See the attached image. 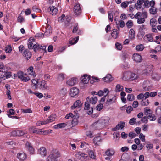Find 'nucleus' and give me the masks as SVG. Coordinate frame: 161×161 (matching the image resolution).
Masks as SVG:
<instances>
[{
  "label": "nucleus",
  "instance_id": "1",
  "mask_svg": "<svg viewBox=\"0 0 161 161\" xmlns=\"http://www.w3.org/2000/svg\"><path fill=\"white\" fill-rule=\"evenodd\" d=\"M134 17L137 19V22L138 24H143L145 22V19L147 17V13L145 11H142V12H139L135 15Z\"/></svg>",
  "mask_w": 161,
  "mask_h": 161
},
{
  "label": "nucleus",
  "instance_id": "2",
  "mask_svg": "<svg viewBox=\"0 0 161 161\" xmlns=\"http://www.w3.org/2000/svg\"><path fill=\"white\" fill-rule=\"evenodd\" d=\"M60 156L59 152L55 151L49 155L47 158L46 161H57V158Z\"/></svg>",
  "mask_w": 161,
  "mask_h": 161
},
{
  "label": "nucleus",
  "instance_id": "3",
  "mask_svg": "<svg viewBox=\"0 0 161 161\" xmlns=\"http://www.w3.org/2000/svg\"><path fill=\"white\" fill-rule=\"evenodd\" d=\"M71 117L73 119L71 122L72 125L75 126L77 125L78 122L77 119L79 118V116L77 114L73 115L72 113H70L66 115L65 118L67 119H69Z\"/></svg>",
  "mask_w": 161,
  "mask_h": 161
},
{
  "label": "nucleus",
  "instance_id": "4",
  "mask_svg": "<svg viewBox=\"0 0 161 161\" xmlns=\"http://www.w3.org/2000/svg\"><path fill=\"white\" fill-rule=\"evenodd\" d=\"M75 156L76 158L81 161L86 160L87 159L88 157L87 154L80 151L76 152Z\"/></svg>",
  "mask_w": 161,
  "mask_h": 161
},
{
  "label": "nucleus",
  "instance_id": "5",
  "mask_svg": "<svg viewBox=\"0 0 161 161\" xmlns=\"http://www.w3.org/2000/svg\"><path fill=\"white\" fill-rule=\"evenodd\" d=\"M27 74L26 73L24 74L22 71H19L17 73L18 78L23 82H27L30 79L29 76H27Z\"/></svg>",
  "mask_w": 161,
  "mask_h": 161
},
{
  "label": "nucleus",
  "instance_id": "6",
  "mask_svg": "<svg viewBox=\"0 0 161 161\" xmlns=\"http://www.w3.org/2000/svg\"><path fill=\"white\" fill-rule=\"evenodd\" d=\"M73 11L74 14L78 16L80 14L81 12V9L79 3H76L75 4Z\"/></svg>",
  "mask_w": 161,
  "mask_h": 161
},
{
  "label": "nucleus",
  "instance_id": "7",
  "mask_svg": "<svg viewBox=\"0 0 161 161\" xmlns=\"http://www.w3.org/2000/svg\"><path fill=\"white\" fill-rule=\"evenodd\" d=\"M109 118L107 116L102 117L99 120L103 127L108 125Z\"/></svg>",
  "mask_w": 161,
  "mask_h": 161
},
{
  "label": "nucleus",
  "instance_id": "8",
  "mask_svg": "<svg viewBox=\"0 0 161 161\" xmlns=\"http://www.w3.org/2000/svg\"><path fill=\"white\" fill-rule=\"evenodd\" d=\"M38 88L43 90L49 89L46 82L44 80L39 82Z\"/></svg>",
  "mask_w": 161,
  "mask_h": 161
},
{
  "label": "nucleus",
  "instance_id": "9",
  "mask_svg": "<svg viewBox=\"0 0 161 161\" xmlns=\"http://www.w3.org/2000/svg\"><path fill=\"white\" fill-rule=\"evenodd\" d=\"M79 92V90L76 87H73L71 88L70 95L72 97H76Z\"/></svg>",
  "mask_w": 161,
  "mask_h": 161
},
{
  "label": "nucleus",
  "instance_id": "10",
  "mask_svg": "<svg viewBox=\"0 0 161 161\" xmlns=\"http://www.w3.org/2000/svg\"><path fill=\"white\" fill-rule=\"evenodd\" d=\"M108 96V99L107 101V103L111 104L114 103L116 99V96L114 95H107Z\"/></svg>",
  "mask_w": 161,
  "mask_h": 161
},
{
  "label": "nucleus",
  "instance_id": "11",
  "mask_svg": "<svg viewBox=\"0 0 161 161\" xmlns=\"http://www.w3.org/2000/svg\"><path fill=\"white\" fill-rule=\"evenodd\" d=\"M48 11L52 15H53L57 14L58 11V9L55 7L52 6L48 8Z\"/></svg>",
  "mask_w": 161,
  "mask_h": 161
},
{
  "label": "nucleus",
  "instance_id": "12",
  "mask_svg": "<svg viewBox=\"0 0 161 161\" xmlns=\"http://www.w3.org/2000/svg\"><path fill=\"white\" fill-rule=\"evenodd\" d=\"M125 123L123 121L120 122L114 128L112 129L113 131H116L119 129L123 130L125 127Z\"/></svg>",
  "mask_w": 161,
  "mask_h": 161
},
{
  "label": "nucleus",
  "instance_id": "13",
  "mask_svg": "<svg viewBox=\"0 0 161 161\" xmlns=\"http://www.w3.org/2000/svg\"><path fill=\"white\" fill-rule=\"evenodd\" d=\"M143 40L144 42L147 43L153 42V38L152 34H146L143 37Z\"/></svg>",
  "mask_w": 161,
  "mask_h": 161
},
{
  "label": "nucleus",
  "instance_id": "14",
  "mask_svg": "<svg viewBox=\"0 0 161 161\" xmlns=\"http://www.w3.org/2000/svg\"><path fill=\"white\" fill-rule=\"evenodd\" d=\"M36 43V42L34 38L32 37L30 38L28 40L27 44L28 48L30 49H32L33 46L35 45Z\"/></svg>",
  "mask_w": 161,
  "mask_h": 161
},
{
  "label": "nucleus",
  "instance_id": "15",
  "mask_svg": "<svg viewBox=\"0 0 161 161\" xmlns=\"http://www.w3.org/2000/svg\"><path fill=\"white\" fill-rule=\"evenodd\" d=\"M92 128L94 130H96L98 129H101L103 128L99 120L94 122L92 124Z\"/></svg>",
  "mask_w": 161,
  "mask_h": 161
},
{
  "label": "nucleus",
  "instance_id": "16",
  "mask_svg": "<svg viewBox=\"0 0 161 161\" xmlns=\"http://www.w3.org/2000/svg\"><path fill=\"white\" fill-rule=\"evenodd\" d=\"M77 81V79L76 78H72L66 81V84L69 86H72L75 85Z\"/></svg>",
  "mask_w": 161,
  "mask_h": 161
},
{
  "label": "nucleus",
  "instance_id": "17",
  "mask_svg": "<svg viewBox=\"0 0 161 161\" xmlns=\"http://www.w3.org/2000/svg\"><path fill=\"white\" fill-rule=\"evenodd\" d=\"M37 153L42 156H46L47 153L46 148L43 147H40L38 150Z\"/></svg>",
  "mask_w": 161,
  "mask_h": 161
},
{
  "label": "nucleus",
  "instance_id": "18",
  "mask_svg": "<svg viewBox=\"0 0 161 161\" xmlns=\"http://www.w3.org/2000/svg\"><path fill=\"white\" fill-rule=\"evenodd\" d=\"M17 158L20 161H23L27 158L26 155L24 153H18L17 155Z\"/></svg>",
  "mask_w": 161,
  "mask_h": 161
},
{
  "label": "nucleus",
  "instance_id": "19",
  "mask_svg": "<svg viewBox=\"0 0 161 161\" xmlns=\"http://www.w3.org/2000/svg\"><path fill=\"white\" fill-rule=\"evenodd\" d=\"M132 59L136 62H140L142 60V57L138 54L135 53L132 55Z\"/></svg>",
  "mask_w": 161,
  "mask_h": 161
},
{
  "label": "nucleus",
  "instance_id": "20",
  "mask_svg": "<svg viewBox=\"0 0 161 161\" xmlns=\"http://www.w3.org/2000/svg\"><path fill=\"white\" fill-rule=\"evenodd\" d=\"M33 68L32 66L30 67L27 69V75L31 76L32 77H36V74L33 71Z\"/></svg>",
  "mask_w": 161,
  "mask_h": 161
},
{
  "label": "nucleus",
  "instance_id": "21",
  "mask_svg": "<svg viewBox=\"0 0 161 161\" xmlns=\"http://www.w3.org/2000/svg\"><path fill=\"white\" fill-rule=\"evenodd\" d=\"M42 30L45 31V34L47 35L51 33L52 32L51 26L47 25H46L45 27H42Z\"/></svg>",
  "mask_w": 161,
  "mask_h": 161
},
{
  "label": "nucleus",
  "instance_id": "22",
  "mask_svg": "<svg viewBox=\"0 0 161 161\" xmlns=\"http://www.w3.org/2000/svg\"><path fill=\"white\" fill-rule=\"evenodd\" d=\"M25 147L31 154H33L34 153V149L29 142H27L26 143Z\"/></svg>",
  "mask_w": 161,
  "mask_h": 161
},
{
  "label": "nucleus",
  "instance_id": "23",
  "mask_svg": "<svg viewBox=\"0 0 161 161\" xmlns=\"http://www.w3.org/2000/svg\"><path fill=\"white\" fill-rule=\"evenodd\" d=\"M109 92V91L108 89L105 88L103 90H100L98 91L97 93V94L99 96H102L104 95L105 94H106V95H108Z\"/></svg>",
  "mask_w": 161,
  "mask_h": 161
},
{
  "label": "nucleus",
  "instance_id": "24",
  "mask_svg": "<svg viewBox=\"0 0 161 161\" xmlns=\"http://www.w3.org/2000/svg\"><path fill=\"white\" fill-rule=\"evenodd\" d=\"M144 1V0H137V2L135 4V7L136 9L139 10L141 9Z\"/></svg>",
  "mask_w": 161,
  "mask_h": 161
},
{
  "label": "nucleus",
  "instance_id": "25",
  "mask_svg": "<svg viewBox=\"0 0 161 161\" xmlns=\"http://www.w3.org/2000/svg\"><path fill=\"white\" fill-rule=\"evenodd\" d=\"M32 87L34 89H36L38 88L39 83L37 79H33L32 80Z\"/></svg>",
  "mask_w": 161,
  "mask_h": 161
},
{
  "label": "nucleus",
  "instance_id": "26",
  "mask_svg": "<svg viewBox=\"0 0 161 161\" xmlns=\"http://www.w3.org/2000/svg\"><path fill=\"white\" fill-rule=\"evenodd\" d=\"M81 79L82 82L84 84H87L90 79L89 76L87 75H84Z\"/></svg>",
  "mask_w": 161,
  "mask_h": 161
},
{
  "label": "nucleus",
  "instance_id": "27",
  "mask_svg": "<svg viewBox=\"0 0 161 161\" xmlns=\"http://www.w3.org/2000/svg\"><path fill=\"white\" fill-rule=\"evenodd\" d=\"M130 72L129 71L124 72L122 77L123 80L125 81L129 80L130 75Z\"/></svg>",
  "mask_w": 161,
  "mask_h": 161
},
{
  "label": "nucleus",
  "instance_id": "28",
  "mask_svg": "<svg viewBox=\"0 0 161 161\" xmlns=\"http://www.w3.org/2000/svg\"><path fill=\"white\" fill-rule=\"evenodd\" d=\"M87 101H89L90 103L92 104H95L97 101V99L96 97L93 96L89 98V97L87 98L86 99Z\"/></svg>",
  "mask_w": 161,
  "mask_h": 161
},
{
  "label": "nucleus",
  "instance_id": "29",
  "mask_svg": "<svg viewBox=\"0 0 161 161\" xmlns=\"http://www.w3.org/2000/svg\"><path fill=\"white\" fill-rule=\"evenodd\" d=\"M101 142L102 139L99 136L95 137L93 139L94 143L97 146L99 145Z\"/></svg>",
  "mask_w": 161,
  "mask_h": 161
},
{
  "label": "nucleus",
  "instance_id": "30",
  "mask_svg": "<svg viewBox=\"0 0 161 161\" xmlns=\"http://www.w3.org/2000/svg\"><path fill=\"white\" fill-rule=\"evenodd\" d=\"M119 32L117 29H114L112 30L111 35L112 37L116 39L118 36Z\"/></svg>",
  "mask_w": 161,
  "mask_h": 161
},
{
  "label": "nucleus",
  "instance_id": "31",
  "mask_svg": "<svg viewBox=\"0 0 161 161\" xmlns=\"http://www.w3.org/2000/svg\"><path fill=\"white\" fill-rule=\"evenodd\" d=\"M115 153V151L112 148H110L107 150L105 152V153L107 156H112Z\"/></svg>",
  "mask_w": 161,
  "mask_h": 161
},
{
  "label": "nucleus",
  "instance_id": "32",
  "mask_svg": "<svg viewBox=\"0 0 161 161\" xmlns=\"http://www.w3.org/2000/svg\"><path fill=\"white\" fill-rule=\"evenodd\" d=\"M23 55L26 58L28 59L31 57V53L29 50L26 49L24 51Z\"/></svg>",
  "mask_w": 161,
  "mask_h": 161
},
{
  "label": "nucleus",
  "instance_id": "33",
  "mask_svg": "<svg viewBox=\"0 0 161 161\" xmlns=\"http://www.w3.org/2000/svg\"><path fill=\"white\" fill-rule=\"evenodd\" d=\"M103 80L105 82H108L112 81L113 80V79L111 77V75L110 74H108L105 77L103 78Z\"/></svg>",
  "mask_w": 161,
  "mask_h": 161
},
{
  "label": "nucleus",
  "instance_id": "34",
  "mask_svg": "<svg viewBox=\"0 0 161 161\" xmlns=\"http://www.w3.org/2000/svg\"><path fill=\"white\" fill-rule=\"evenodd\" d=\"M55 119V116L54 114H52L47 119L45 120L46 124L52 122L54 121Z\"/></svg>",
  "mask_w": 161,
  "mask_h": 161
},
{
  "label": "nucleus",
  "instance_id": "35",
  "mask_svg": "<svg viewBox=\"0 0 161 161\" xmlns=\"http://www.w3.org/2000/svg\"><path fill=\"white\" fill-rule=\"evenodd\" d=\"M67 125V124L64 123H62L58 124L54 126V128L55 129H58L64 128L66 127Z\"/></svg>",
  "mask_w": 161,
  "mask_h": 161
},
{
  "label": "nucleus",
  "instance_id": "36",
  "mask_svg": "<svg viewBox=\"0 0 161 161\" xmlns=\"http://www.w3.org/2000/svg\"><path fill=\"white\" fill-rule=\"evenodd\" d=\"M135 36V33L134 29H131L129 32V37L130 39H132L134 38Z\"/></svg>",
  "mask_w": 161,
  "mask_h": 161
},
{
  "label": "nucleus",
  "instance_id": "37",
  "mask_svg": "<svg viewBox=\"0 0 161 161\" xmlns=\"http://www.w3.org/2000/svg\"><path fill=\"white\" fill-rule=\"evenodd\" d=\"M149 82L148 81H144L143 84V89L145 91H148L150 88L149 85Z\"/></svg>",
  "mask_w": 161,
  "mask_h": 161
},
{
  "label": "nucleus",
  "instance_id": "38",
  "mask_svg": "<svg viewBox=\"0 0 161 161\" xmlns=\"http://www.w3.org/2000/svg\"><path fill=\"white\" fill-rule=\"evenodd\" d=\"M81 101L79 100H77L75 102L73 105L71 106V108L72 109H75L76 107L78 106L79 105H80Z\"/></svg>",
  "mask_w": 161,
  "mask_h": 161
},
{
  "label": "nucleus",
  "instance_id": "39",
  "mask_svg": "<svg viewBox=\"0 0 161 161\" xmlns=\"http://www.w3.org/2000/svg\"><path fill=\"white\" fill-rule=\"evenodd\" d=\"M130 77L129 78V80L132 81L135 80L138 78V75L134 73H132L130 72Z\"/></svg>",
  "mask_w": 161,
  "mask_h": 161
},
{
  "label": "nucleus",
  "instance_id": "40",
  "mask_svg": "<svg viewBox=\"0 0 161 161\" xmlns=\"http://www.w3.org/2000/svg\"><path fill=\"white\" fill-rule=\"evenodd\" d=\"M149 103L148 100L146 98L143 99L141 102V104L142 106H147Z\"/></svg>",
  "mask_w": 161,
  "mask_h": 161
},
{
  "label": "nucleus",
  "instance_id": "41",
  "mask_svg": "<svg viewBox=\"0 0 161 161\" xmlns=\"http://www.w3.org/2000/svg\"><path fill=\"white\" fill-rule=\"evenodd\" d=\"M157 20L155 18H151L150 21V25L152 27H155L157 24Z\"/></svg>",
  "mask_w": 161,
  "mask_h": 161
},
{
  "label": "nucleus",
  "instance_id": "42",
  "mask_svg": "<svg viewBox=\"0 0 161 161\" xmlns=\"http://www.w3.org/2000/svg\"><path fill=\"white\" fill-rule=\"evenodd\" d=\"M143 45L140 44L137 45L136 47V50L138 51H142L144 48Z\"/></svg>",
  "mask_w": 161,
  "mask_h": 161
},
{
  "label": "nucleus",
  "instance_id": "43",
  "mask_svg": "<svg viewBox=\"0 0 161 161\" xmlns=\"http://www.w3.org/2000/svg\"><path fill=\"white\" fill-rule=\"evenodd\" d=\"M79 37L77 36L75 38H73L72 40H70L69 41V43L71 45L77 43L79 40Z\"/></svg>",
  "mask_w": 161,
  "mask_h": 161
},
{
  "label": "nucleus",
  "instance_id": "44",
  "mask_svg": "<svg viewBox=\"0 0 161 161\" xmlns=\"http://www.w3.org/2000/svg\"><path fill=\"white\" fill-rule=\"evenodd\" d=\"M123 89V86L119 84H117L116 86L115 91L116 92H120Z\"/></svg>",
  "mask_w": 161,
  "mask_h": 161
},
{
  "label": "nucleus",
  "instance_id": "45",
  "mask_svg": "<svg viewBox=\"0 0 161 161\" xmlns=\"http://www.w3.org/2000/svg\"><path fill=\"white\" fill-rule=\"evenodd\" d=\"M0 69H1L0 71L5 73V75H6L7 72H6V70L5 69V67L3 64L2 63H0Z\"/></svg>",
  "mask_w": 161,
  "mask_h": 161
},
{
  "label": "nucleus",
  "instance_id": "46",
  "mask_svg": "<svg viewBox=\"0 0 161 161\" xmlns=\"http://www.w3.org/2000/svg\"><path fill=\"white\" fill-rule=\"evenodd\" d=\"M149 12L151 14L155 15L157 13V9L155 7H151L149 9Z\"/></svg>",
  "mask_w": 161,
  "mask_h": 161
},
{
  "label": "nucleus",
  "instance_id": "47",
  "mask_svg": "<svg viewBox=\"0 0 161 161\" xmlns=\"http://www.w3.org/2000/svg\"><path fill=\"white\" fill-rule=\"evenodd\" d=\"M144 114L147 116L152 114V112L150 109L148 108H145L144 109Z\"/></svg>",
  "mask_w": 161,
  "mask_h": 161
},
{
  "label": "nucleus",
  "instance_id": "48",
  "mask_svg": "<svg viewBox=\"0 0 161 161\" xmlns=\"http://www.w3.org/2000/svg\"><path fill=\"white\" fill-rule=\"evenodd\" d=\"M147 117L148 119H149L151 121H154L156 119V118L154 114H151L148 115Z\"/></svg>",
  "mask_w": 161,
  "mask_h": 161
},
{
  "label": "nucleus",
  "instance_id": "49",
  "mask_svg": "<svg viewBox=\"0 0 161 161\" xmlns=\"http://www.w3.org/2000/svg\"><path fill=\"white\" fill-rule=\"evenodd\" d=\"M40 45L38 43H36L35 45L33 46V49L35 52H36L39 49H40Z\"/></svg>",
  "mask_w": 161,
  "mask_h": 161
},
{
  "label": "nucleus",
  "instance_id": "50",
  "mask_svg": "<svg viewBox=\"0 0 161 161\" xmlns=\"http://www.w3.org/2000/svg\"><path fill=\"white\" fill-rule=\"evenodd\" d=\"M129 4V2L127 1H125L121 3V7L122 8H125Z\"/></svg>",
  "mask_w": 161,
  "mask_h": 161
},
{
  "label": "nucleus",
  "instance_id": "51",
  "mask_svg": "<svg viewBox=\"0 0 161 161\" xmlns=\"http://www.w3.org/2000/svg\"><path fill=\"white\" fill-rule=\"evenodd\" d=\"M22 112L25 113H31L32 112V111L31 108H28L26 109H21Z\"/></svg>",
  "mask_w": 161,
  "mask_h": 161
},
{
  "label": "nucleus",
  "instance_id": "52",
  "mask_svg": "<svg viewBox=\"0 0 161 161\" xmlns=\"http://www.w3.org/2000/svg\"><path fill=\"white\" fill-rule=\"evenodd\" d=\"M5 50L6 53H10L12 50L11 45H8L6 46L5 47Z\"/></svg>",
  "mask_w": 161,
  "mask_h": 161
},
{
  "label": "nucleus",
  "instance_id": "53",
  "mask_svg": "<svg viewBox=\"0 0 161 161\" xmlns=\"http://www.w3.org/2000/svg\"><path fill=\"white\" fill-rule=\"evenodd\" d=\"M52 132V130H42V133L41 135H47L48 134L51 133Z\"/></svg>",
  "mask_w": 161,
  "mask_h": 161
},
{
  "label": "nucleus",
  "instance_id": "54",
  "mask_svg": "<svg viewBox=\"0 0 161 161\" xmlns=\"http://www.w3.org/2000/svg\"><path fill=\"white\" fill-rule=\"evenodd\" d=\"M26 134L24 131L21 130H17V136H23L24 134Z\"/></svg>",
  "mask_w": 161,
  "mask_h": 161
},
{
  "label": "nucleus",
  "instance_id": "55",
  "mask_svg": "<svg viewBox=\"0 0 161 161\" xmlns=\"http://www.w3.org/2000/svg\"><path fill=\"white\" fill-rule=\"evenodd\" d=\"M127 99L129 101H132L135 99V97L132 94H129L127 96Z\"/></svg>",
  "mask_w": 161,
  "mask_h": 161
},
{
  "label": "nucleus",
  "instance_id": "56",
  "mask_svg": "<svg viewBox=\"0 0 161 161\" xmlns=\"http://www.w3.org/2000/svg\"><path fill=\"white\" fill-rule=\"evenodd\" d=\"M126 25L128 28H130L133 25V22L131 20L128 21L126 23Z\"/></svg>",
  "mask_w": 161,
  "mask_h": 161
},
{
  "label": "nucleus",
  "instance_id": "57",
  "mask_svg": "<svg viewBox=\"0 0 161 161\" xmlns=\"http://www.w3.org/2000/svg\"><path fill=\"white\" fill-rule=\"evenodd\" d=\"M89 155L90 157L92 159H95L96 156L95 155L94 152L92 151H90L89 152Z\"/></svg>",
  "mask_w": 161,
  "mask_h": 161
},
{
  "label": "nucleus",
  "instance_id": "58",
  "mask_svg": "<svg viewBox=\"0 0 161 161\" xmlns=\"http://www.w3.org/2000/svg\"><path fill=\"white\" fill-rule=\"evenodd\" d=\"M116 23L117 24V25H119L121 28H123L125 25V24L124 21L121 20L119 21L118 24L117 23V22H116Z\"/></svg>",
  "mask_w": 161,
  "mask_h": 161
},
{
  "label": "nucleus",
  "instance_id": "59",
  "mask_svg": "<svg viewBox=\"0 0 161 161\" xmlns=\"http://www.w3.org/2000/svg\"><path fill=\"white\" fill-rule=\"evenodd\" d=\"M64 75L63 73L59 74L58 77V79L61 80H63L64 79Z\"/></svg>",
  "mask_w": 161,
  "mask_h": 161
},
{
  "label": "nucleus",
  "instance_id": "60",
  "mask_svg": "<svg viewBox=\"0 0 161 161\" xmlns=\"http://www.w3.org/2000/svg\"><path fill=\"white\" fill-rule=\"evenodd\" d=\"M133 107L130 106H128L126 109V112L128 113H130L133 110Z\"/></svg>",
  "mask_w": 161,
  "mask_h": 161
},
{
  "label": "nucleus",
  "instance_id": "61",
  "mask_svg": "<svg viewBox=\"0 0 161 161\" xmlns=\"http://www.w3.org/2000/svg\"><path fill=\"white\" fill-rule=\"evenodd\" d=\"M108 14L109 20L111 22L113 21V14L110 12H108Z\"/></svg>",
  "mask_w": 161,
  "mask_h": 161
},
{
  "label": "nucleus",
  "instance_id": "62",
  "mask_svg": "<svg viewBox=\"0 0 161 161\" xmlns=\"http://www.w3.org/2000/svg\"><path fill=\"white\" fill-rule=\"evenodd\" d=\"M35 37L38 38H42L43 37L44 35L41 33H37L35 35Z\"/></svg>",
  "mask_w": 161,
  "mask_h": 161
},
{
  "label": "nucleus",
  "instance_id": "63",
  "mask_svg": "<svg viewBox=\"0 0 161 161\" xmlns=\"http://www.w3.org/2000/svg\"><path fill=\"white\" fill-rule=\"evenodd\" d=\"M145 136L142 133H141L139 134V137L142 142H145Z\"/></svg>",
  "mask_w": 161,
  "mask_h": 161
},
{
  "label": "nucleus",
  "instance_id": "64",
  "mask_svg": "<svg viewBox=\"0 0 161 161\" xmlns=\"http://www.w3.org/2000/svg\"><path fill=\"white\" fill-rule=\"evenodd\" d=\"M155 53L161 51V45H158L155 48L154 50Z\"/></svg>",
  "mask_w": 161,
  "mask_h": 161
}]
</instances>
